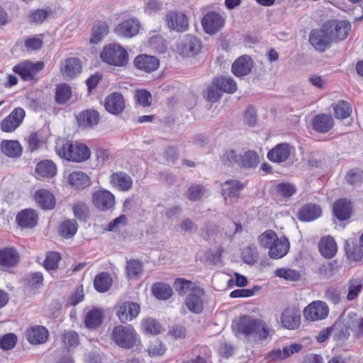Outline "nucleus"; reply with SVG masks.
I'll list each match as a JSON object with an SVG mask.
<instances>
[{
  "label": "nucleus",
  "mask_w": 363,
  "mask_h": 363,
  "mask_svg": "<svg viewBox=\"0 0 363 363\" xmlns=\"http://www.w3.org/2000/svg\"><path fill=\"white\" fill-rule=\"evenodd\" d=\"M233 327L238 334L252 338L255 342L267 340L273 333L264 320L250 315H243L235 320Z\"/></svg>",
  "instance_id": "f257e3e1"
},
{
  "label": "nucleus",
  "mask_w": 363,
  "mask_h": 363,
  "mask_svg": "<svg viewBox=\"0 0 363 363\" xmlns=\"http://www.w3.org/2000/svg\"><path fill=\"white\" fill-rule=\"evenodd\" d=\"M174 286L179 296H186L184 304L190 312L196 314L202 312L204 296L203 289L184 279H177Z\"/></svg>",
  "instance_id": "f03ea898"
},
{
  "label": "nucleus",
  "mask_w": 363,
  "mask_h": 363,
  "mask_svg": "<svg viewBox=\"0 0 363 363\" xmlns=\"http://www.w3.org/2000/svg\"><path fill=\"white\" fill-rule=\"evenodd\" d=\"M55 150L61 158L68 161L82 162L91 155L89 148L84 143L62 140L57 143Z\"/></svg>",
  "instance_id": "7ed1b4c3"
},
{
  "label": "nucleus",
  "mask_w": 363,
  "mask_h": 363,
  "mask_svg": "<svg viewBox=\"0 0 363 363\" xmlns=\"http://www.w3.org/2000/svg\"><path fill=\"white\" fill-rule=\"evenodd\" d=\"M111 339L118 347L130 349L140 345V338L131 325H118L111 332Z\"/></svg>",
  "instance_id": "20e7f679"
},
{
  "label": "nucleus",
  "mask_w": 363,
  "mask_h": 363,
  "mask_svg": "<svg viewBox=\"0 0 363 363\" xmlns=\"http://www.w3.org/2000/svg\"><path fill=\"white\" fill-rule=\"evenodd\" d=\"M103 62L116 67H123L128 62L127 51L118 44H110L104 48L101 52Z\"/></svg>",
  "instance_id": "39448f33"
},
{
  "label": "nucleus",
  "mask_w": 363,
  "mask_h": 363,
  "mask_svg": "<svg viewBox=\"0 0 363 363\" xmlns=\"http://www.w3.org/2000/svg\"><path fill=\"white\" fill-rule=\"evenodd\" d=\"M333 34L325 22L320 28L313 29L309 34L311 45L318 52H325L333 43Z\"/></svg>",
  "instance_id": "423d86ee"
},
{
  "label": "nucleus",
  "mask_w": 363,
  "mask_h": 363,
  "mask_svg": "<svg viewBox=\"0 0 363 363\" xmlns=\"http://www.w3.org/2000/svg\"><path fill=\"white\" fill-rule=\"evenodd\" d=\"M329 313L327 303L323 301H314L303 309L304 318L310 321H318L326 318Z\"/></svg>",
  "instance_id": "0eeeda50"
},
{
  "label": "nucleus",
  "mask_w": 363,
  "mask_h": 363,
  "mask_svg": "<svg viewBox=\"0 0 363 363\" xmlns=\"http://www.w3.org/2000/svg\"><path fill=\"white\" fill-rule=\"evenodd\" d=\"M225 157L229 160L228 165L233 162L243 167H255L258 163L259 157L255 152L248 151L242 155H238L233 150H229L225 154Z\"/></svg>",
  "instance_id": "6e6552de"
},
{
  "label": "nucleus",
  "mask_w": 363,
  "mask_h": 363,
  "mask_svg": "<svg viewBox=\"0 0 363 363\" xmlns=\"http://www.w3.org/2000/svg\"><path fill=\"white\" fill-rule=\"evenodd\" d=\"M167 26L177 32L186 31L189 28V21L186 15L182 12L169 11L164 17Z\"/></svg>",
  "instance_id": "1a4fd4ad"
},
{
  "label": "nucleus",
  "mask_w": 363,
  "mask_h": 363,
  "mask_svg": "<svg viewBox=\"0 0 363 363\" xmlns=\"http://www.w3.org/2000/svg\"><path fill=\"white\" fill-rule=\"evenodd\" d=\"M44 66L43 62H32L27 60L14 66L13 71L19 74L24 80L28 81L40 72L44 68Z\"/></svg>",
  "instance_id": "9d476101"
},
{
  "label": "nucleus",
  "mask_w": 363,
  "mask_h": 363,
  "mask_svg": "<svg viewBox=\"0 0 363 363\" xmlns=\"http://www.w3.org/2000/svg\"><path fill=\"white\" fill-rule=\"evenodd\" d=\"M201 49V41L190 35L184 36L177 47L179 53L184 57L195 56L200 52Z\"/></svg>",
  "instance_id": "9b49d317"
},
{
  "label": "nucleus",
  "mask_w": 363,
  "mask_h": 363,
  "mask_svg": "<svg viewBox=\"0 0 363 363\" xmlns=\"http://www.w3.org/2000/svg\"><path fill=\"white\" fill-rule=\"evenodd\" d=\"M25 111L21 108H14L1 123V129L6 133L13 132L23 122Z\"/></svg>",
  "instance_id": "f8f14e48"
},
{
  "label": "nucleus",
  "mask_w": 363,
  "mask_h": 363,
  "mask_svg": "<svg viewBox=\"0 0 363 363\" xmlns=\"http://www.w3.org/2000/svg\"><path fill=\"white\" fill-rule=\"evenodd\" d=\"M225 23V19L216 12L206 13L201 21L204 30L208 34H214L220 30Z\"/></svg>",
  "instance_id": "ddd939ff"
},
{
  "label": "nucleus",
  "mask_w": 363,
  "mask_h": 363,
  "mask_svg": "<svg viewBox=\"0 0 363 363\" xmlns=\"http://www.w3.org/2000/svg\"><path fill=\"white\" fill-rule=\"evenodd\" d=\"M329 30L333 34V41L345 40L351 29V25L347 21L332 20L326 22Z\"/></svg>",
  "instance_id": "4468645a"
},
{
  "label": "nucleus",
  "mask_w": 363,
  "mask_h": 363,
  "mask_svg": "<svg viewBox=\"0 0 363 363\" xmlns=\"http://www.w3.org/2000/svg\"><path fill=\"white\" fill-rule=\"evenodd\" d=\"M140 311V306L134 302H125L117 307L116 314L121 323H127L135 318Z\"/></svg>",
  "instance_id": "2eb2a0df"
},
{
  "label": "nucleus",
  "mask_w": 363,
  "mask_h": 363,
  "mask_svg": "<svg viewBox=\"0 0 363 363\" xmlns=\"http://www.w3.org/2000/svg\"><path fill=\"white\" fill-rule=\"evenodd\" d=\"M92 202L96 208L101 211L111 208L115 203L114 196L108 191L100 189L92 196Z\"/></svg>",
  "instance_id": "dca6fc26"
},
{
  "label": "nucleus",
  "mask_w": 363,
  "mask_h": 363,
  "mask_svg": "<svg viewBox=\"0 0 363 363\" xmlns=\"http://www.w3.org/2000/svg\"><path fill=\"white\" fill-rule=\"evenodd\" d=\"M82 62L77 57H68L61 65L60 72L65 79H74L82 72Z\"/></svg>",
  "instance_id": "f3484780"
},
{
  "label": "nucleus",
  "mask_w": 363,
  "mask_h": 363,
  "mask_svg": "<svg viewBox=\"0 0 363 363\" xmlns=\"http://www.w3.org/2000/svg\"><path fill=\"white\" fill-rule=\"evenodd\" d=\"M282 325L289 330H295L298 328L301 323V314L295 307L286 308L281 316Z\"/></svg>",
  "instance_id": "a211bd4d"
},
{
  "label": "nucleus",
  "mask_w": 363,
  "mask_h": 363,
  "mask_svg": "<svg viewBox=\"0 0 363 363\" xmlns=\"http://www.w3.org/2000/svg\"><path fill=\"white\" fill-rule=\"evenodd\" d=\"M253 67V61L248 55H242L239 57L233 63L231 71L233 74L241 77L249 74Z\"/></svg>",
  "instance_id": "6ab92c4d"
},
{
  "label": "nucleus",
  "mask_w": 363,
  "mask_h": 363,
  "mask_svg": "<svg viewBox=\"0 0 363 363\" xmlns=\"http://www.w3.org/2000/svg\"><path fill=\"white\" fill-rule=\"evenodd\" d=\"M104 106L106 110L113 115L123 112L125 108V101L121 94L113 92L106 96Z\"/></svg>",
  "instance_id": "aec40b11"
},
{
  "label": "nucleus",
  "mask_w": 363,
  "mask_h": 363,
  "mask_svg": "<svg viewBox=\"0 0 363 363\" xmlns=\"http://www.w3.org/2000/svg\"><path fill=\"white\" fill-rule=\"evenodd\" d=\"M49 333L47 328L41 325L30 327L26 330V339L32 345H39L45 342Z\"/></svg>",
  "instance_id": "412c9836"
},
{
  "label": "nucleus",
  "mask_w": 363,
  "mask_h": 363,
  "mask_svg": "<svg viewBox=\"0 0 363 363\" xmlns=\"http://www.w3.org/2000/svg\"><path fill=\"white\" fill-rule=\"evenodd\" d=\"M353 212V206L350 200L347 199H338L333 205V213L340 220L350 218Z\"/></svg>",
  "instance_id": "4be33fe9"
},
{
  "label": "nucleus",
  "mask_w": 363,
  "mask_h": 363,
  "mask_svg": "<svg viewBox=\"0 0 363 363\" xmlns=\"http://www.w3.org/2000/svg\"><path fill=\"white\" fill-rule=\"evenodd\" d=\"M134 65L140 70L152 72L159 67L160 62L155 57L140 55L135 58Z\"/></svg>",
  "instance_id": "5701e85b"
},
{
  "label": "nucleus",
  "mask_w": 363,
  "mask_h": 363,
  "mask_svg": "<svg viewBox=\"0 0 363 363\" xmlns=\"http://www.w3.org/2000/svg\"><path fill=\"white\" fill-rule=\"evenodd\" d=\"M291 152V147L288 143L277 145L267 153V158L274 162H282L286 161Z\"/></svg>",
  "instance_id": "b1692460"
},
{
  "label": "nucleus",
  "mask_w": 363,
  "mask_h": 363,
  "mask_svg": "<svg viewBox=\"0 0 363 363\" xmlns=\"http://www.w3.org/2000/svg\"><path fill=\"white\" fill-rule=\"evenodd\" d=\"M290 243L286 237L277 238L269 247V256L274 259L282 258L288 253Z\"/></svg>",
  "instance_id": "393cba45"
},
{
  "label": "nucleus",
  "mask_w": 363,
  "mask_h": 363,
  "mask_svg": "<svg viewBox=\"0 0 363 363\" xmlns=\"http://www.w3.org/2000/svg\"><path fill=\"white\" fill-rule=\"evenodd\" d=\"M302 348L300 344H293L284 347L282 350L274 349L266 355V359L269 361H276L286 359L294 353L298 352Z\"/></svg>",
  "instance_id": "a878e982"
},
{
  "label": "nucleus",
  "mask_w": 363,
  "mask_h": 363,
  "mask_svg": "<svg viewBox=\"0 0 363 363\" xmlns=\"http://www.w3.org/2000/svg\"><path fill=\"white\" fill-rule=\"evenodd\" d=\"M140 29V23L136 19H128L124 21L116 28L118 35L123 37L131 38L137 35Z\"/></svg>",
  "instance_id": "bb28decb"
},
{
  "label": "nucleus",
  "mask_w": 363,
  "mask_h": 363,
  "mask_svg": "<svg viewBox=\"0 0 363 363\" xmlns=\"http://www.w3.org/2000/svg\"><path fill=\"white\" fill-rule=\"evenodd\" d=\"M111 184L119 191H128L132 188L133 179L126 173L118 172L111 176Z\"/></svg>",
  "instance_id": "cd10ccee"
},
{
  "label": "nucleus",
  "mask_w": 363,
  "mask_h": 363,
  "mask_svg": "<svg viewBox=\"0 0 363 363\" xmlns=\"http://www.w3.org/2000/svg\"><path fill=\"white\" fill-rule=\"evenodd\" d=\"M244 188V184L238 180L226 181L223 184L222 191L226 203L231 199H237L240 195V191Z\"/></svg>",
  "instance_id": "c85d7f7f"
},
{
  "label": "nucleus",
  "mask_w": 363,
  "mask_h": 363,
  "mask_svg": "<svg viewBox=\"0 0 363 363\" xmlns=\"http://www.w3.org/2000/svg\"><path fill=\"white\" fill-rule=\"evenodd\" d=\"M16 221L21 227L30 228L37 224L38 215L33 209H25L17 214Z\"/></svg>",
  "instance_id": "c756f323"
},
{
  "label": "nucleus",
  "mask_w": 363,
  "mask_h": 363,
  "mask_svg": "<svg viewBox=\"0 0 363 363\" xmlns=\"http://www.w3.org/2000/svg\"><path fill=\"white\" fill-rule=\"evenodd\" d=\"M321 215L319 206L312 203L304 205L298 211V218L301 221H312Z\"/></svg>",
  "instance_id": "7c9ffc66"
},
{
  "label": "nucleus",
  "mask_w": 363,
  "mask_h": 363,
  "mask_svg": "<svg viewBox=\"0 0 363 363\" xmlns=\"http://www.w3.org/2000/svg\"><path fill=\"white\" fill-rule=\"evenodd\" d=\"M68 182L73 188L82 190L90 186L91 179L85 173L76 171L69 175Z\"/></svg>",
  "instance_id": "2f4dec72"
},
{
  "label": "nucleus",
  "mask_w": 363,
  "mask_h": 363,
  "mask_svg": "<svg viewBox=\"0 0 363 363\" xmlns=\"http://www.w3.org/2000/svg\"><path fill=\"white\" fill-rule=\"evenodd\" d=\"M313 128L319 133H327L333 126V119L328 114H319L315 116L313 120Z\"/></svg>",
  "instance_id": "473e14b6"
},
{
  "label": "nucleus",
  "mask_w": 363,
  "mask_h": 363,
  "mask_svg": "<svg viewBox=\"0 0 363 363\" xmlns=\"http://www.w3.org/2000/svg\"><path fill=\"white\" fill-rule=\"evenodd\" d=\"M0 147L1 152L9 157H18L22 155V146L17 140H4Z\"/></svg>",
  "instance_id": "72a5a7b5"
},
{
  "label": "nucleus",
  "mask_w": 363,
  "mask_h": 363,
  "mask_svg": "<svg viewBox=\"0 0 363 363\" xmlns=\"http://www.w3.org/2000/svg\"><path fill=\"white\" fill-rule=\"evenodd\" d=\"M77 121L80 126L93 127L99 121V114L94 110H86L77 116Z\"/></svg>",
  "instance_id": "f704fd0d"
},
{
  "label": "nucleus",
  "mask_w": 363,
  "mask_h": 363,
  "mask_svg": "<svg viewBox=\"0 0 363 363\" xmlns=\"http://www.w3.org/2000/svg\"><path fill=\"white\" fill-rule=\"evenodd\" d=\"M35 172L40 177L51 178L56 174L57 167L53 162L45 160L36 164Z\"/></svg>",
  "instance_id": "c9c22d12"
},
{
  "label": "nucleus",
  "mask_w": 363,
  "mask_h": 363,
  "mask_svg": "<svg viewBox=\"0 0 363 363\" xmlns=\"http://www.w3.org/2000/svg\"><path fill=\"white\" fill-rule=\"evenodd\" d=\"M35 200L38 206L43 209H52L55 207V199L54 196L48 191L41 189L35 193Z\"/></svg>",
  "instance_id": "e433bc0d"
},
{
  "label": "nucleus",
  "mask_w": 363,
  "mask_h": 363,
  "mask_svg": "<svg viewBox=\"0 0 363 363\" xmlns=\"http://www.w3.org/2000/svg\"><path fill=\"white\" fill-rule=\"evenodd\" d=\"M337 244L335 240L328 236L323 238L319 242V250L325 258L333 257L337 252Z\"/></svg>",
  "instance_id": "4c0bfd02"
},
{
  "label": "nucleus",
  "mask_w": 363,
  "mask_h": 363,
  "mask_svg": "<svg viewBox=\"0 0 363 363\" xmlns=\"http://www.w3.org/2000/svg\"><path fill=\"white\" fill-rule=\"evenodd\" d=\"M18 255L13 247H6L0 250V264L11 267L18 262Z\"/></svg>",
  "instance_id": "58836bf2"
},
{
  "label": "nucleus",
  "mask_w": 363,
  "mask_h": 363,
  "mask_svg": "<svg viewBox=\"0 0 363 363\" xmlns=\"http://www.w3.org/2000/svg\"><path fill=\"white\" fill-rule=\"evenodd\" d=\"M214 84L220 91L229 94L235 92L238 88L236 82L231 77H218Z\"/></svg>",
  "instance_id": "ea45409f"
},
{
  "label": "nucleus",
  "mask_w": 363,
  "mask_h": 363,
  "mask_svg": "<svg viewBox=\"0 0 363 363\" xmlns=\"http://www.w3.org/2000/svg\"><path fill=\"white\" fill-rule=\"evenodd\" d=\"M111 281V278L108 273L101 272L96 276L94 285L99 292H105L109 289Z\"/></svg>",
  "instance_id": "a19ab883"
},
{
  "label": "nucleus",
  "mask_w": 363,
  "mask_h": 363,
  "mask_svg": "<svg viewBox=\"0 0 363 363\" xmlns=\"http://www.w3.org/2000/svg\"><path fill=\"white\" fill-rule=\"evenodd\" d=\"M126 273L129 279H138L143 272L142 263L136 259L129 260L126 263Z\"/></svg>",
  "instance_id": "79ce46f5"
},
{
  "label": "nucleus",
  "mask_w": 363,
  "mask_h": 363,
  "mask_svg": "<svg viewBox=\"0 0 363 363\" xmlns=\"http://www.w3.org/2000/svg\"><path fill=\"white\" fill-rule=\"evenodd\" d=\"M78 225L74 219L67 220L62 222L60 225V233L65 238L73 237L77 230Z\"/></svg>",
  "instance_id": "37998d69"
},
{
  "label": "nucleus",
  "mask_w": 363,
  "mask_h": 363,
  "mask_svg": "<svg viewBox=\"0 0 363 363\" xmlns=\"http://www.w3.org/2000/svg\"><path fill=\"white\" fill-rule=\"evenodd\" d=\"M333 110L337 118L343 119L351 115L352 108L348 102L340 100L333 105Z\"/></svg>",
  "instance_id": "c03bdc74"
},
{
  "label": "nucleus",
  "mask_w": 363,
  "mask_h": 363,
  "mask_svg": "<svg viewBox=\"0 0 363 363\" xmlns=\"http://www.w3.org/2000/svg\"><path fill=\"white\" fill-rule=\"evenodd\" d=\"M154 296L160 300H166L171 297L172 290L171 287L164 283H156L152 288Z\"/></svg>",
  "instance_id": "a18cd8bd"
},
{
  "label": "nucleus",
  "mask_w": 363,
  "mask_h": 363,
  "mask_svg": "<svg viewBox=\"0 0 363 363\" xmlns=\"http://www.w3.org/2000/svg\"><path fill=\"white\" fill-rule=\"evenodd\" d=\"M108 33V27L106 23H99L93 27L90 43H99Z\"/></svg>",
  "instance_id": "49530a36"
},
{
  "label": "nucleus",
  "mask_w": 363,
  "mask_h": 363,
  "mask_svg": "<svg viewBox=\"0 0 363 363\" xmlns=\"http://www.w3.org/2000/svg\"><path fill=\"white\" fill-rule=\"evenodd\" d=\"M102 312L99 309H92L85 316V325L89 328H94L101 323Z\"/></svg>",
  "instance_id": "de8ad7c7"
},
{
  "label": "nucleus",
  "mask_w": 363,
  "mask_h": 363,
  "mask_svg": "<svg viewBox=\"0 0 363 363\" xmlns=\"http://www.w3.org/2000/svg\"><path fill=\"white\" fill-rule=\"evenodd\" d=\"M274 274L278 277L292 281H298L301 277V274L298 271L286 268H279L276 269Z\"/></svg>",
  "instance_id": "09e8293b"
},
{
  "label": "nucleus",
  "mask_w": 363,
  "mask_h": 363,
  "mask_svg": "<svg viewBox=\"0 0 363 363\" xmlns=\"http://www.w3.org/2000/svg\"><path fill=\"white\" fill-rule=\"evenodd\" d=\"M142 330L150 334L157 335L161 331L160 323L152 318H147L141 322Z\"/></svg>",
  "instance_id": "8fccbe9b"
},
{
  "label": "nucleus",
  "mask_w": 363,
  "mask_h": 363,
  "mask_svg": "<svg viewBox=\"0 0 363 363\" xmlns=\"http://www.w3.org/2000/svg\"><path fill=\"white\" fill-rule=\"evenodd\" d=\"M277 238V235L274 231L267 230L259 235V242L261 246L269 250V247H271Z\"/></svg>",
  "instance_id": "3c124183"
},
{
  "label": "nucleus",
  "mask_w": 363,
  "mask_h": 363,
  "mask_svg": "<svg viewBox=\"0 0 363 363\" xmlns=\"http://www.w3.org/2000/svg\"><path fill=\"white\" fill-rule=\"evenodd\" d=\"M258 254L255 247H246L242 252V259L247 264H254L257 262Z\"/></svg>",
  "instance_id": "603ef678"
},
{
  "label": "nucleus",
  "mask_w": 363,
  "mask_h": 363,
  "mask_svg": "<svg viewBox=\"0 0 363 363\" xmlns=\"http://www.w3.org/2000/svg\"><path fill=\"white\" fill-rule=\"evenodd\" d=\"M71 96V89L65 84H62L57 86L55 99L57 103L63 104L65 103Z\"/></svg>",
  "instance_id": "864d4df0"
},
{
  "label": "nucleus",
  "mask_w": 363,
  "mask_h": 363,
  "mask_svg": "<svg viewBox=\"0 0 363 363\" xmlns=\"http://www.w3.org/2000/svg\"><path fill=\"white\" fill-rule=\"evenodd\" d=\"M52 14L50 8L45 9H37L30 13V21L37 23H42L49 16Z\"/></svg>",
  "instance_id": "5fc2aeb1"
},
{
  "label": "nucleus",
  "mask_w": 363,
  "mask_h": 363,
  "mask_svg": "<svg viewBox=\"0 0 363 363\" xmlns=\"http://www.w3.org/2000/svg\"><path fill=\"white\" fill-rule=\"evenodd\" d=\"M60 255L57 252H50L47 254L44 261V266L48 270L57 269L58 262L60 260Z\"/></svg>",
  "instance_id": "6e6d98bb"
},
{
  "label": "nucleus",
  "mask_w": 363,
  "mask_h": 363,
  "mask_svg": "<svg viewBox=\"0 0 363 363\" xmlns=\"http://www.w3.org/2000/svg\"><path fill=\"white\" fill-rule=\"evenodd\" d=\"M73 213L79 220L85 219L89 213V207L84 202L77 201L72 207Z\"/></svg>",
  "instance_id": "4d7b16f0"
},
{
  "label": "nucleus",
  "mask_w": 363,
  "mask_h": 363,
  "mask_svg": "<svg viewBox=\"0 0 363 363\" xmlns=\"http://www.w3.org/2000/svg\"><path fill=\"white\" fill-rule=\"evenodd\" d=\"M43 46V40L38 37H31L25 39L24 47L28 52L40 50Z\"/></svg>",
  "instance_id": "13d9d810"
},
{
  "label": "nucleus",
  "mask_w": 363,
  "mask_h": 363,
  "mask_svg": "<svg viewBox=\"0 0 363 363\" xmlns=\"http://www.w3.org/2000/svg\"><path fill=\"white\" fill-rule=\"evenodd\" d=\"M147 351L151 356H161L165 352L166 348L160 340L155 339L150 342Z\"/></svg>",
  "instance_id": "bf43d9fd"
},
{
  "label": "nucleus",
  "mask_w": 363,
  "mask_h": 363,
  "mask_svg": "<svg viewBox=\"0 0 363 363\" xmlns=\"http://www.w3.org/2000/svg\"><path fill=\"white\" fill-rule=\"evenodd\" d=\"M135 97L137 102L143 106H149L151 104L152 95L147 90H137L135 94Z\"/></svg>",
  "instance_id": "052dcab7"
},
{
  "label": "nucleus",
  "mask_w": 363,
  "mask_h": 363,
  "mask_svg": "<svg viewBox=\"0 0 363 363\" xmlns=\"http://www.w3.org/2000/svg\"><path fill=\"white\" fill-rule=\"evenodd\" d=\"M17 336L13 333H8L0 340V347L4 350H11L16 345Z\"/></svg>",
  "instance_id": "680f3d73"
},
{
  "label": "nucleus",
  "mask_w": 363,
  "mask_h": 363,
  "mask_svg": "<svg viewBox=\"0 0 363 363\" xmlns=\"http://www.w3.org/2000/svg\"><path fill=\"white\" fill-rule=\"evenodd\" d=\"M205 193V189L201 185L193 184L187 191V198L191 201L200 199Z\"/></svg>",
  "instance_id": "e2e57ef3"
},
{
  "label": "nucleus",
  "mask_w": 363,
  "mask_h": 363,
  "mask_svg": "<svg viewBox=\"0 0 363 363\" xmlns=\"http://www.w3.org/2000/svg\"><path fill=\"white\" fill-rule=\"evenodd\" d=\"M277 191L280 196L289 198L296 193V189L291 184L281 183L277 186Z\"/></svg>",
  "instance_id": "0e129e2a"
},
{
  "label": "nucleus",
  "mask_w": 363,
  "mask_h": 363,
  "mask_svg": "<svg viewBox=\"0 0 363 363\" xmlns=\"http://www.w3.org/2000/svg\"><path fill=\"white\" fill-rule=\"evenodd\" d=\"M362 289V281L359 279L351 280L349 284V292L347 294V299L350 301L354 300Z\"/></svg>",
  "instance_id": "69168bd1"
},
{
  "label": "nucleus",
  "mask_w": 363,
  "mask_h": 363,
  "mask_svg": "<svg viewBox=\"0 0 363 363\" xmlns=\"http://www.w3.org/2000/svg\"><path fill=\"white\" fill-rule=\"evenodd\" d=\"M362 172L359 169H350L347 172L345 179L351 185H356L362 182Z\"/></svg>",
  "instance_id": "338daca9"
},
{
  "label": "nucleus",
  "mask_w": 363,
  "mask_h": 363,
  "mask_svg": "<svg viewBox=\"0 0 363 363\" xmlns=\"http://www.w3.org/2000/svg\"><path fill=\"white\" fill-rule=\"evenodd\" d=\"M62 340L67 346H74L79 342L78 334L74 331L65 332L63 335Z\"/></svg>",
  "instance_id": "774afa93"
}]
</instances>
